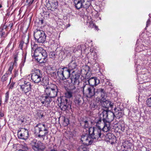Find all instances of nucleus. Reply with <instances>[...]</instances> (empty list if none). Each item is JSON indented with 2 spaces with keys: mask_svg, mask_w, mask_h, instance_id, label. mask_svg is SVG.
Listing matches in <instances>:
<instances>
[{
  "mask_svg": "<svg viewBox=\"0 0 151 151\" xmlns=\"http://www.w3.org/2000/svg\"><path fill=\"white\" fill-rule=\"evenodd\" d=\"M58 4L57 2H52L50 4H47V6L48 10L53 11L57 8Z\"/></svg>",
  "mask_w": 151,
  "mask_h": 151,
  "instance_id": "nucleus-20",
  "label": "nucleus"
},
{
  "mask_svg": "<svg viewBox=\"0 0 151 151\" xmlns=\"http://www.w3.org/2000/svg\"><path fill=\"white\" fill-rule=\"evenodd\" d=\"M81 140L84 145L87 146L91 145L93 142L89 134V136L87 134L83 135L81 136Z\"/></svg>",
  "mask_w": 151,
  "mask_h": 151,
  "instance_id": "nucleus-12",
  "label": "nucleus"
},
{
  "mask_svg": "<svg viewBox=\"0 0 151 151\" xmlns=\"http://www.w3.org/2000/svg\"><path fill=\"white\" fill-rule=\"evenodd\" d=\"M4 115L3 114H0V116L1 117H3L4 116Z\"/></svg>",
  "mask_w": 151,
  "mask_h": 151,
  "instance_id": "nucleus-60",
  "label": "nucleus"
},
{
  "mask_svg": "<svg viewBox=\"0 0 151 151\" xmlns=\"http://www.w3.org/2000/svg\"><path fill=\"white\" fill-rule=\"evenodd\" d=\"M20 132V131H19L18 133V136L19 138V139H26V138L25 137V133L27 134H28V132L27 131H26L24 132L23 133H19V132Z\"/></svg>",
  "mask_w": 151,
  "mask_h": 151,
  "instance_id": "nucleus-31",
  "label": "nucleus"
},
{
  "mask_svg": "<svg viewBox=\"0 0 151 151\" xmlns=\"http://www.w3.org/2000/svg\"><path fill=\"white\" fill-rule=\"evenodd\" d=\"M64 122L65 125V126L69 124V120L67 118L64 119Z\"/></svg>",
  "mask_w": 151,
  "mask_h": 151,
  "instance_id": "nucleus-44",
  "label": "nucleus"
},
{
  "mask_svg": "<svg viewBox=\"0 0 151 151\" xmlns=\"http://www.w3.org/2000/svg\"><path fill=\"white\" fill-rule=\"evenodd\" d=\"M19 121L21 123H22L24 122V120L23 119H20L19 120Z\"/></svg>",
  "mask_w": 151,
  "mask_h": 151,
  "instance_id": "nucleus-59",
  "label": "nucleus"
},
{
  "mask_svg": "<svg viewBox=\"0 0 151 151\" xmlns=\"http://www.w3.org/2000/svg\"><path fill=\"white\" fill-rule=\"evenodd\" d=\"M84 126L85 128L88 127V124L87 121H85L84 122Z\"/></svg>",
  "mask_w": 151,
  "mask_h": 151,
  "instance_id": "nucleus-45",
  "label": "nucleus"
},
{
  "mask_svg": "<svg viewBox=\"0 0 151 151\" xmlns=\"http://www.w3.org/2000/svg\"><path fill=\"white\" fill-rule=\"evenodd\" d=\"M108 113V110H104L103 111L102 113L100 114L99 119L97 120V121L96 122L100 124L102 120L104 122H108L107 119Z\"/></svg>",
  "mask_w": 151,
  "mask_h": 151,
  "instance_id": "nucleus-13",
  "label": "nucleus"
},
{
  "mask_svg": "<svg viewBox=\"0 0 151 151\" xmlns=\"http://www.w3.org/2000/svg\"><path fill=\"white\" fill-rule=\"evenodd\" d=\"M79 77L78 76H73V78L71 77L68 81H70V83H71L74 85H78L80 83L78 79Z\"/></svg>",
  "mask_w": 151,
  "mask_h": 151,
  "instance_id": "nucleus-19",
  "label": "nucleus"
},
{
  "mask_svg": "<svg viewBox=\"0 0 151 151\" xmlns=\"http://www.w3.org/2000/svg\"><path fill=\"white\" fill-rule=\"evenodd\" d=\"M49 80L48 78L47 77H44L43 78H42L41 81H40L41 85L43 86H46L47 87V85H48Z\"/></svg>",
  "mask_w": 151,
  "mask_h": 151,
  "instance_id": "nucleus-27",
  "label": "nucleus"
},
{
  "mask_svg": "<svg viewBox=\"0 0 151 151\" xmlns=\"http://www.w3.org/2000/svg\"><path fill=\"white\" fill-rule=\"evenodd\" d=\"M7 73H5L2 77L1 78L2 81L4 82L7 80L8 79V75Z\"/></svg>",
  "mask_w": 151,
  "mask_h": 151,
  "instance_id": "nucleus-35",
  "label": "nucleus"
},
{
  "mask_svg": "<svg viewBox=\"0 0 151 151\" xmlns=\"http://www.w3.org/2000/svg\"><path fill=\"white\" fill-rule=\"evenodd\" d=\"M97 106L98 104H97L92 101H91L90 107L92 110H94L96 109L97 107Z\"/></svg>",
  "mask_w": 151,
  "mask_h": 151,
  "instance_id": "nucleus-33",
  "label": "nucleus"
},
{
  "mask_svg": "<svg viewBox=\"0 0 151 151\" xmlns=\"http://www.w3.org/2000/svg\"><path fill=\"white\" fill-rule=\"evenodd\" d=\"M94 96H98V95L100 94L102 91H103V89L101 88L96 89L94 88Z\"/></svg>",
  "mask_w": 151,
  "mask_h": 151,
  "instance_id": "nucleus-28",
  "label": "nucleus"
},
{
  "mask_svg": "<svg viewBox=\"0 0 151 151\" xmlns=\"http://www.w3.org/2000/svg\"><path fill=\"white\" fill-rule=\"evenodd\" d=\"M42 77V72L39 69H35L31 74V79L34 83L40 82Z\"/></svg>",
  "mask_w": 151,
  "mask_h": 151,
  "instance_id": "nucleus-8",
  "label": "nucleus"
},
{
  "mask_svg": "<svg viewBox=\"0 0 151 151\" xmlns=\"http://www.w3.org/2000/svg\"><path fill=\"white\" fill-rule=\"evenodd\" d=\"M83 8L87 9L89 8L91 5V0H82Z\"/></svg>",
  "mask_w": 151,
  "mask_h": 151,
  "instance_id": "nucleus-26",
  "label": "nucleus"
},
{
  "mask_svg": "<svg viewBox=\"0 0 151 151\" xmlns=\"http://www.w3.org/2000/svg\"><path fill=\"white\" fill-rule=\"evenodd\" d=\"M12 79V77L11 78H10V81H9V84L11 82V81Z\"/></svg>",
  "mask_w": 151,
  "mask_h": 151,
  "instance_id": "nucleus-61",
  "label": "nucleus"
},
{
  "mask_svg": "<svg viewBox=\"0 0 151 151\" xmlns=\"http://www.w3.org/2000/svg\"><path fill=\"white\" fill-rule=\"evenodd\" d=\"M34 36L36 41L38 43H43L46 40V36L45 32L42 30H35Z\"/></svg>",
  "mask_w": 151,
  "mask_h": 151,
  "instance_id": "nucleus-6",
  "label": "nucleus"
},
{
  "mask_svg": "<svg viewBox=\"0 0 151 151\" xmlns=\"http://www.w3.org/2000/svg\"><path fill=\"white\" fill-rule=\"evenodd\" d=\"M106 138L107 141L111 145L114 143L116 140V137L113 134L111 133H109L107 135Z\"/></svg>",
  "mask_w": 151,
  "mask_h": 151,
  "instance_id": "nucleus-18",
  "label": "nucleus"
},
{
  "mask_svg": "<svg viewBox=\"0 0 151 151\" xmlns=\"http://www.w3.org/2000/svg\"><path fill=\"white\" fill-rule=\"evenodd\" d=\"M70 25L69 24H68V27H70Z\"/></svg>",
  "mask_w": 151,
  "mask_h": 151,
  "instance_id": "nucleus-62",
  "label": "nucleus"
},
{
  "mask_svg": "<svg viewBox=\"0 0 151 151\" xmlns=\"http://www.w3.org/2000/svg\"><path fill=\"white\" fill-rule=\"evenodd\" d=\"M109 103L110 104L109 107H111L112 108H113L114 105V103L111 102L109 101Z\"/></svg>",
  "mask_w": 151,
  "mask_h": 151,
  "instance_id": "nucleus-50",
  "label": "nucleus"
},
{
  "mask_svg": "<svg viewBox=\"0 0 151 151\" xmlns=\"http://www.w3.org/2000/svg\"><path fill=\"white\" fill-rule=\"evenodd\" d=\"M83 99L79 95H76L74 99V101L76 106H78L82 105L83 103L82 101Z\"/></svg>",
  "mask_w": 151,
  "mask_h": 151,
  "instance_id": "nucleus-15",
  "label": "nucleus"
},
{
  "mask_svg": "<svg viewBox=\"0 0 151 151\" xmlns=\"http://www.w3.org/2000/svg\"><path fill=\"white\" fill-rule=\"evenodd\" d=\"M23 42H22V41L21 42L19 45V48L21 49L22 50V48H23Z\"/></svg>",
  "mask_w": 151,
  "mask_h": 151,
  "instance_id": "nucleus-49",
  "label": "nucleus"
},
{
  "mask_svg": "<svg viewBox=\"0 0 151 151\" xmlns=\"http://www.w3.org/2000/svg\"><path fill=\"white\" fill-rule=\"evenodd\" d=\"M70 70L67 68H63L58 69L57 74L60 78L62 80L68 79L70 76Z\"/></svg>",
  "mask_w": 151,
  "mask_h": 151,
  "instance_id": "nucleus-7",
  "label": "nucleus"
},
{
  "mask_svg": "<svg viewBox=\"0 0 151 151\" xmlns=\"http://www.w3.org/2000/svg\"><path fill=\"white\" fill-rule=\"evenodd\" d=\"M2 7V5L1 4H0V8H1Z\"/></svg>",
  "mask_w": 151,
  "mask_h": 151,
  "instance_id": "nucleus-63",
  "label": "nucleus"
},
{
  "mask_svg": "<svg viewBox=\"0 0 151 151\" xmlns=\"http://www.w3.org/2000/svg\"><path fill=\"white\" fill-rule=\"evenodd\" d=\"M101 129L99 124L96 122V125L93 127L88 128L89 134L93 142L100 140L103 135L101 132Z\"/></svg>",
  "mask_w": 151,
  "mask_h": 151,
  "instance_id": "nucleus-2",
  "label": "nucleus"
},
{
  "mask_svg": "<svg viewBox=\"0 0 151 151\" xmlns=\"http://www.w3.org/2000/svg\"><path fill=\"white\" fill-rule=\"evenodd\" d=\"M76 60L75 58H72L70 63L68 64V68L70 70H73L76 69L77 67V65L76 63Z\"/></svg>",
  "mask_w": 151,
  "mask_h": 151,
  "instance_id": "nucleus-16",
  "label": "nucleus"
},
{
  "mask_svg": "<svg viewBox=\"0 0 151 151\" xmlns=\"http://www.w3.org/2000/svg\"><path fill=\"white\" fill-rule=\"evenodd\" d=\"M19 86L20 89L26 94L27 92L31 91L32 86L29 82L24 81L23 83Z\"/></svg>",
  "mask_w": 151,
  "mask_h": 151,
  "instance_id": "nucleus-10",
  "label": "nucleus"
},
{
  "mask_svg": "<svg viewBox=\"0 0 151 151\" xmlns=\"http://www.w3.org/2000/svg\"><path fill=\"white\" fill-rule=\"evenodd\" d=\"M85 46V45H79L77 46L76 49L77 50H80L81 52H82L83 50H84V47Z\"/></svg>",
  "mask_w": 151,
  "mask_h": 151,
  "instance_id": "nucleus-36",
  "label": "nucleus"
},
{
  "mask_svg": "<svg viewBox=\"0 0 151 151\" xmlns=\"http://www.w3.org/2000/svg\"><path fill=\"white\" fill-rule=\"evenodd\" d=\"M119 108H115L114 109V113L115 116L118 119L122 117L124 115V113Z\"/></svg>",
  "mask_w": 151,
  "mask_h": 151,
  "instance_id": "nucleus-21",
  "label": "nucleus"
},
{
  "mask_svg": "<svg viewBox=\"0 0 151 151\" xmlns=\"http://www.w3.org/2000/svg\"><path fill=\"white\" fill-rule=\"evenodd\" d=\"M97 30L98 29V27L97 26H96L95 24V25L94 27Z\"/></svg>",
  "mask_w": 151,
  "mask_h": 151,
  "instance_id": "nucleus-58",
  "label": "nucleus"
},
{
  "mask_svg": "<svg viewBox=\"0 0 151 151\" xmlns=\"http://www.w3.org/2000/svg\"><path fill=\"white\" fill-rule=\"evenodd\" d=\"M104 126L102 129V131L105 132H107L111 129L110 123L109 122H104Z\"/></svg>",
  "mask_w": 151,
  "mask_h": 151,
  "instance_id": "nucleus-23",
  "label": "nucleus"
},
{
  "mask_svg": "<svg viewBox=\"0 0 151 151\" xmlns=\"http://www.w3.org/2000/svg\"><path fill=\"white\" fill-rule=\"evenodd\" d=\"M78 151H88L86 147L84 145H82L78 148Z\"/></svg>",
  "mask_w": 151,
  "mask_h": 151,
  "instance_id": "nucleus-32",
  "label": "nucleus"
},
{
  "mask_svg": "<svg viewBox=\"0 0 151 151\" xmlns=\"http://www.w3.org/2000/svg\"><path fill=\"white\" fill-rule=\"evenodd\" d=\"M58 91V88L55 84L48 85L44 90V94L45 96H40L39 100L42 104H44V106L47 107H48L52 101V98L57 96Z\"/></svg>",
  "mask_w": 151,
  "mask_h": 151,
  "instance_id": "nucleus-1",
  "label": "nucleus"
},
{
  "mask_svg": "<svg viewBox=\"0 0 151 151\" xmlns=\"http://www.w3.org/2000/svg\"><path fill=\"white\" fill-rule=\"evenodd\" d=\"M5 32H3L0 33V36L1 37H2L4 35H5Z\"/></svg>",
  "mask_w": 151,
  "mask_h": 151,
  "instance_id": "nucleus-53",
  "label": "nucleus"
},
{
  "mask_svg": "<svg viewBox=\"0 0 151 151\" xmlns=\"http://www.w3.org/2000/svg\"><path fill=\"white\" fill-rule=\"evenodd\" d=\"M15 83L14 82H12V83L10 85L9 87V88L11 89H12L14 87V85Z\"/></svg>",
  "mask_w": 151,
  "mask_h": 151,
  "instance_id": "nucleus-46",
  "label": "nucleus"
},
{
  "mask_svg": "<svg viewBox=\"0 0 151 151\" xmlns=\"http://www.w3.org/2000/svg\"><path fill=\"white\" fill-rule=\"evenodd\" d=\"M76 90L75 89V88L70 89V90L67 91L65 93V97L64 98H66L68 99H69L71 98L75 94L76 92Z\"/></svg>",
  "mask_w": 151,
  "mask_h": 151,
  "instance_id": "nucleus-17",
  "label": "nucleus"
},
{
  "mask_svg": "<svg viewBox=\"0 0 151 151\" xmlns=\"http://www.w3.org/2000/svg\"><path fill=\"white\" fill-rule=\"evenodd\" d=\"M100 103L101 105L104 108L106 109L107 110L109 107L110 104L109 103V101L106 100H101Z\"/></svg>",
  "mask_w": 151,
  "mask_h": 151,
  "instance_id": "nucleus-25",
  "label": "nucleus"
},
{
  "mask_svg": "<svg viewBox=\"0 0 151 151\" xmlns=\"http://www.w3.org/2000/svg\"><path fill=\"white\" fill-rule=\"evenodd\" d=\"M115 116L114 112H113L108 110L107 118L108 121L110 122L112 121Z\"/></svg>",
  "mask_w": 151,
  "mask_h": 151,
  "instance_id": "nucleus-24",
  "label": "nucleus"
},
{
  "mask_svg": "<svg viewBox=\"0 0 151 151\" xmlns=\"http://www.w3.org/2000/svg\"><path fill=\"white\" fill-rule=\"evenodd\" d=\"M33 1L34 0H32V1H31L30 2H29V5H31V4H32L33 2Z\"/></svg>",
  "mask_w": 151,
  "mask_h": 151,
  "instance_id": "nucleus-57",
  "label": "nucleus"
},
{
  "mask_svg": "<svg viewBox=\"0 0 151 151\" xmlns=\"http://www.w3.org/2000/svg\"><path fill=\"white\" fill-rule=\"evenodd\" d=\"M99 101L100 98L99 97H97L93 99L91 101L97 104L99 102Z\"/></svg>",
  "mask_w": 151,
  "mask_h": 151,
  "instance_id": "nucleus-42",
  "label": "nucleus"
},
{
  "mask_svg": "<svg viewBox=\"0 0 151 151\" xmlns=\"http://www.w3.org/2000/svg\"><path fill=\"white\" fill-rule=\"evenodd\" d=\"M82 0H74L75 6L78 9L83 8Z\"/></svg>",
  "mask_w": 151,
  "mask_h": 151,
  "instance_id": "nucleus-22",
  "label": "nucleus"
},
{
  "mask_svg": "<svg viewBox=\"0 0 151 151\" xmlns=\"http://www.w3.org/2000/svg\"><path fill=\"white\" fill-rule=\"evenodd\" d=\"M35 59L38 62L42 63L46 61L47 55L46 51L42 48L39 47L35 50L34 53H32Z\"/></svg>",
  "mask_w": 151,
  "mask_h": 151,
  "instance_id": "nucleus-3",
  "label": "nucleus"
},
{
  "mask_svg": "<svg viewBox=\"0 0 151 151\" xmlns=\"http://www.w3.org/2000/svg\"><path fill=\"white\" fill-rule=\"evenodd\" d=\"M7 25V27H9L11 29L12 28L13 26V24L12 23L10 22L8 26H7V25Z\"/></svg>",
  "mask_w": 151,
  "mask_h": 151,
  "instance_id": "nucleus-51",
  "label": "nucleus"
},
{
  "mask_svg": "<svg viewBox=\"0 0 151 151\" xmlns=\"http://www.w3.org/2000/svg\"><path fill=\"white\" fill-rule=\"evenodd\" d=\"M61 151H67L66 150H62Z\"/></svg>",
  "mask_w": 151,
  "mask_h": 151,
  "instance_id": "nucleus-64",
  "label": "nucleus"
},
{
  "mask_svg": "<svg viewBox=\"0 0 151 151\" xmlns=\"http://www.w3.org/2000/svg\"><path fill=\"white\" fill-rule=\"evenodd\" d=\"M56 55V52L54 51L50 52L49 54V57L53 60L55 58Z\"/></svg>",
  "mask_w": 151,
  "mask_h": 151,
  "instance_id": "nucleus-34",
  "label": "nucleus"
},
{
  "mask_svg": "<svg viewBox=\"0 0 151 151\" xmlns=\"http://www.w3.org/2000/svg\"><path fill=\"white\" fill-rule=\"evenodd\" d=\"M9 91H7L5 94V102L6 103L8 102V101L9 99Z\"/></svg>",
  "mask_w": 151,
  "mask_h": 151,
  "instance_id": "nucleus-38",
  "label": "nucleus"
},
{
  "mask_svg": "<svg viewBox=\"0 0 151 151\" xmlns=\"http://www.w3.org/2000/svg\"><path fill=\"white\" fill-rule=\"evenodd\" d=\"M82 86L80 88V90L84 95L88 98H91L94 96V88L91 86L87 83L86 82L81 83Z\"/></svg>",
  "mask_w": 151,
  "mask_h": 151,
  "instance_id": "nucleus-5",
  "label": "nucleus"
},
{
  "mask_svg": "<svg viewBox=\"0 0 151 151\" xmlns=\"http://www.w3.org/2000/svg\"><path fill=\"white\" fill-rule=\"evenodd\" d=\"M37 115L38 116L40 119L42 118L44 116L43 114L41 113H37Z\"/></svg>",
  "mask_w": 151,
  "mask_h": 151,
  "instance_id": "nucleus-48",
  "label": "nucleus"
},
{
  "mask_svg": "<svg viewBox=\"0 0 151 151\" xmlns=\"http://www.w3.org/2000/svg\"><path fill=\"white\" fill-rule=\"evenodd\" d=\"M150 19H148V21L147 22L146 26L145 29H146V27H148V23H149V24L150 23Z\"/></svg>",
  "mask_w": 151,
  "mask_h": 151,
  "instance_id": "nucleus-54",
  "label": "nucleus"
},
{
  "mask_svg": "<svg viewBox=\"0 0 151 151\" xmlns=\"http://www.w3.org/2000/svg\"><path fill=\"white\" fill-rule=\"evenodd\" d=\"M71 104L70 99L63 98L61 99L60 107L62 110L69 111L71 109Z\"/></svg>",
  "mask_w": 151,
  "mask_h": 151,
  "instance_id": "nucleus-9",
  "label": "nucleus"
},
{
  "mask_svg": "<svg viewBox=\"0 0 151 151\" xmlns=\"http://www.w3.org/2000/svg\"><path fill=\"white\" fill-rule=\"evenodd\" d=\"M138 78L140 81L145 80L146 78V75L145 73H140L138 76Z\"/></svg>",
  "mask_w": 151,
  "mask_h": 151,
  "instance_id": "nucleus-29",
  "label": "nucleus"
},
{
  "mask_svg": "<svg viewBox=\"0 0 151 151\" xmlns=\"http://www.w3.org/2000/svg\"><path fill=\"white\" fill-rule=\"evenodd\" d=\"M18 52H16L14 55V60L15 62L18 60Z\"/></svg>",
  "mask_w": 151,
  "mask_h": 151,
  "instance_id": "nucleus-40",
  "label": "nucleus"
},
{
  "mask_svg": "<svg viewBox=\"0 0 151 151\" xmlns=\"http://www.w3.org/2000/svg\"><path fill=\"white\" fill-rule=\"evenodd\" d=\"M100 96L101 98V99L100 100H106V98L107 97V94L105 92L103 89V91H102L100 94Z\"/></svg>",
  "mask_w": 151,
  "mask_h": 151,
  "instance_id": "nucleus-30",
  "label": "nucleus"
},
{
  "mask_svg": "<svg viewBox=\"0 0 151 151\" xmlns=\"http://www.w3.org/2000/svg\"><path fill=\"white\" fill-rule=\"evenodd\" d=\"M89 27L91 28L94 27L95 24L93 23L92 22H90L89 23Z\"/></svg>",
  "mask_w": 151,
  "mask_h": 151,
  "instance_id": "nucleus-47",
  "label": "nucleus"
},
{
  "mask_svg": "<svg viewBox=\"0 0 151 151\" xmlns=\"http://www.w3.org/2000/svg\"><path fill=\"white\" fill-rule=\"evenodd\" d=\"M13 68V66L12 65H10L9 68L7 71L6 73L10 75L12 73V70Z\"/></svg>",
  "mask_w": 151,
  "mask_h": 151,
  "instance_id": "nucleus-39",
  "label": "nucleus"
},
{
  "mask_svg": "<svg viewBox=\"0 0 151 151\" xmlns=\"http://www.w3.org/2000/svg\"><path fill=\"white\" fill-rule=\"evenodd\" d=\"M32 148L35 151H43L44 147L40 141H33L32 142Z\"/></svg>",
  "mask_w": 151,
  "mask_h": 151,
  "instance_id": "nucleus-11",
  "label": "nucleus"
},
{
  "mask_svg": "<svg viewBox=\"0 0 151 151\" xmlns=\"http://www.w3.org/2000/svg\"><path fill=\"white\" fill-rule=\"evenodd\" d=\"M146 103L148 106H151V97L150 98L147 100Z\"/></svg>",
  "mask_w": 151,
  "mask_h": 151,
  "instance_id": "nucleus-43",
  "label": "nucleus"
},
{
  "mask_svg": "<svg viewBox=\"0 0 151 151\" xmlns=\"http://www.w3.org/2000/svg\"><path fill=\"white\" fill-rule=\"evenodd\" d=\"M18 75V72L17 71H16L15 72L14 77H16Z\"/></svg>",
  "mask_w": 151,
  "mask_h": 151,
  "instance_id": "nucleus-55",
  "label": "nucleus"
},
{
  "mask_svg": "<svg viewBox=\"0 0 151 151\" xmlns=\"http://www.w3.org/2000/svg\"><path fill=\"white\" fill-rule=\"evenodd\" d=\"M11 44H12V42L11 41H10L9 42V43L8 45L6 47V48H7L8 47H10V46L11 45Z\"/></svg>",
  "mask_w": 151,
  "mask_h": 151,
  "instance_id": "nucleus-56",
  "label": "nucleus"
},
{
  "mask_svg": "<svg viewBox=\"0 0 151 151\" xmlns=\"http://www.w3.org/2000/svg\"><path fill=\"white\" fill-rule=\"evenodd\" d=\"M29 36L28 35H27V36H25L24 38L23 37L22 41V42H23V43H24L26 44H27L29 42Z\"/></svg>",
  "mask_w": 151,
  "mask_h": 151,
  "instance_id": "nucleus-37",
  "label": "nucleus"
},
{
  "mask_svg": "<svg viewBox=\"0 0 151 151\" xmlns=\"http://www.w3.org/2000/svg\"><path fill=\"white\" fill-rule=\"evenodd\" d=\"M48 127L47 125L44 124L39 123L35 127L34 131L35 134L40 138H43L48 133Z\"/></svg>",
  "mask_w": 151,
  "mask_h": 151,
  "instance_id": "nucleus-4",
  "label": "nucleus"
},
{
  "mask_svg": "<svg viewBox=\"0 0 151 151\" xmlns=\"http://www.w3.org/2000/svg\"><path fill=\"white\" fill-rule=\"evenodd\" d=\"M88 81V84L91 86H92L94 87L96 86L100 83V80L96 77H92L90 78L87 80Z\"/></svg>",
  "mask_w": 151,
  "mask_h": 151,
  "instance_id": "nucleus-14",
  "label": "nucleus"
},
{
  "mask_svg": "<svg viewBox=\"0 0 151 151\" xmlns=\"http://www.w3.org/2000/svg\"><path fill=\"white\" fill-rule=\"evenodd\" d=\"M39 23L41 24H42L43 23V20L42 19L39 20Z\"/></svg>",
  "mask_w": 151,
  "mask_h": 151,
  "instance_id": "nucleus-52",
  "label": "nucleus"
},
{
  "mask_svg": "<svg viewBox=\"0 0 151 151\" xmlns=\"http://www.w3.org/2000/svg\"><path fill=\"white\" fill-rule=\"evenodd\" d=\"M7 28V25L6 24V23H5L2 27L0 28V33L3 32L4 29H6Z\"/></svg>",
  "mask_w": 151,
  "mask_h": 151,
  "instance_id": "nucleus-41",
  "label": "nucleus"
}]
</instances>
